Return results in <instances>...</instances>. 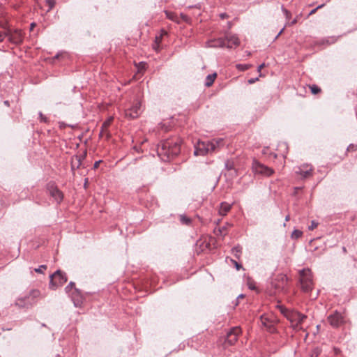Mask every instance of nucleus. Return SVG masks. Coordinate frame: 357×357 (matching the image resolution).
<instances>
[{"label": "nucleus", "mask_w": 357, "mask_h": 357, "mask_svg": "<svg viewBox=\"0 0 357 357\" xmlns=\"http://www.w3.org/2000/svg\"><path fill=\"white\" fill-rule=\"evenodd\" d=\"M227 14L226 13H221L220 15V17L222 18V19H225L226 17H227Z\"/></svg>", "instance_id": "obj_45"}, {"label": "nucleus", "mask_w": 357, "mask_h": 357, "mask_svg": "<svg viewBox=\"0 0 357 357\" xmlns=\"http://www.w3.org/2000/svg\"><path fill=\"white\" fill-rule=\"evenodd\" d=\"M210 47H227L226 40L225 38H218L210 42Z\"/></svg>", "instance_id": "obj_18"}, {"label": "nucleus", "mask_w": 357, "mask_h": 357, "mask_svg": "<svg viewBox=\"0 0 357 357\" xmlns=\"http://www.w3.org/2000/svg\"><path fill=\"white\" fill-rule=\"evenodd\" d=\"M225 167L228 170H234V164L232 162H230V161H227L225 162Z\"/></svg>", "instance_id": "obj_34"}, {"label": "nucleus", "mask_w": 357, "mask_h": 357, "mask_svg": "<svg viewBox=\"0 0 357 357\" xmlns=\"http://www.w3.org/2000/svg\"><path fill=\"white\" fill-rule=\"evenodd\" d=\"M321 352V349H319V347H316L312 351L310 357H318L320 355Z\"/></svg>", "instance_id": "obj_26"}, {"label": "nucleus", "mask_w": 357, "mask_h": 357, "mask_svg": "<svg viewBox=\"0 0 357 357\" xmlns=\"http://www.w3.org/2000/svg\"><path fill=\"white\" fill-rule=\"evenodd\" d=\"M114 118L113 116H109L106 121H105L102 124V129H105L106 130H107L108 128L109 127V126L111 125L112 121H113Z\"/></svg>", "instance_id": "obj_23"}, {"label": "nucleus", "mask_w": 357, "mask_h": 357, "mask_svg": "<svg viewBox=\"0 0 357 357\" xmlns=\"http://www.w3.org/2000/svg\"><path fill=\"white\" fill-rule=\"evenodd\" d=\"M322 6H323V5L318 6L316 8H314L310 11V15L314 13L317 9L321 8Z\"/></svg>", "instance_id": "obj_42"}, {"label": "nucleus", "mask_w": 357, "mask_h": 357, "mask_svg": "<svg viewBox=\"0 0 357 357\" xmlns=\"http://www.w3.org/2000/svg\"><path fill=\"white\" fill-rule=\"evenodd\" d=\"M300 282L304 291L308 292L312 289V276L310 269L303 268L300 271Z\"/></svg>", "instance_id": "obj_4"}, {"label": "nucleus", "mask_w": 357, "mask_h": 357, "mask_svg": "<svg viewBox=\"0 0 357 357\" xmlns=\"http://www.w3.org/2000/svg\"><path fill=\"white\" fill-rule=\"evenodd\" d=\"M225 39L226 40L227 48H233L239 45L238 38L236 35L227 34Z\"/></svg>", "instance_id": "obj_15"}, {"label": "nucleus", "mask_w": 357, "mask_h": 357, "mask_svg": "<svg viewBox=\"0 0 357 357\" xmlns=\"http://www.w3.org/2000/svg\"><path fill=\"white\" fill-rule=\"evenodd\" d=\"M252 168L255 174H261L266 176L272 175L274 172L273 169L261 164L256 160H253Z\"/></svg>", "instance_id": "obj_6"}, {"label": "nucleus", "mask_w": 357, "mask_h": 357, "mask_svg": "<svg viewBox=\"0 0 357 357\" xmlns=\"http://www.w3.org/2000/svg\"><path fill=\"white\" fill-rule=\"evenodd\" d=\"M296 190L301 189V188H295Z\"/></svg>", "instance_id": "obj_55"}, {"label": "nucleus", "mask_w": 357, "mask_h": 357, "mask_svg": "<svg viewBox=\"0 0 357 357\" xmlns=\"http://www.w3.org/2000/svg\"><path fill=\"white\" fill-rule=\"evenodd\" d=\"M216 76H217V74L215 73H214L213 74L208 75L206 77L205 86H208V87L211 86L213 84Z\"/></svg>", "instance_id": "obj_20"}, {"label": "nucleus", "mask_w": 357, "mask_h": 357, "mask_svg": "<svg viewBox=\"0 0 357 357\" xmlns=\"http://www.w3.org/2000/svg\"><path fill=\"white\" fill-rule=\"evenodd\" d=\"M231 225L226 223L224 226L220 227H215L214 229V233L216 236H225L227 233V229Z\"/></svg>", "instance_id": "obj_17"}, {"label": "nucleus", "mask_w": 357, "mask_h": 357, "mask_svg": "<svg viewBox=\"0 0 357 357\" xmlns=\"http://www.w3.org/2000/svg\"><path fill=\"white\" fill-rule=\"evenodd\" d=\"M230 260H231V263L236 267V270H240V268L242 267V266L240 264H238L236 260H234L232 259H231Z\"/></svg>", "instance_id": "obj_37"}, {"label": "nucleus", "mask_w": 357, "mask_h": 357, "mask_svg": "<svg viewBox=\"0 0 357 357\" xmlns=\"http://www.w3.org/2000/svg\"><path fill=\"white\" fill-rule=\"evenodd\" d=\"M264 63H261V65H259L257 68V72L260 73L261 69L264 67Z\"/></svg>", "instance_id": "obj_43"}, {"label": "nucleus", "mask_w": 357, "mask_h": 357, "mask_svg": "<svg viewBox=\"0 0 357 357\" xmlns=\"http://www.w3.org/2000/svg\"><path fill=\"white\" fill-rule=\"evenodd\" d=\"M47 191L50 196L54 198V199L56 202L57 204H59L62 202L63 199V193L61 190L58 189V188L53 183H50L47 186Z\"/></svg>", "instance_id": "obj_10"}, {"label": "nucleus", "mask_w": 357, "mask_h": 357, "mask_svg": "<svg viewBox=\"0 0 357 357\" xmlns=\"http://www.w3.org/2000/svg\"><path fill=\"white\" fill-rule=\"evenodd\" d=\"M302 234L303 232L301 231L295 229L291 234V237L294 238H298L302 236Z\"/></svg>", "instance_id": "obj_28"}, {"label": "nucleus", "mask_w": 357, "mask_h": 357, "mask_svg": "<svg viewBox=\"0 0 357 357\" xmlns=\"http://www.w3.org/2000/svg\"><path fill=\"white\" fill-rule=\"evenodd\" d=\"M180 16H181V19H182L184 22H187V23H190V20H190V18L188 15H185V14H183V13H181V14H180Z\"/></svg>", "instance_id": "obj_35"}, {"label": "nucleus", "mask_w": 357, "mask_h": 357, "mask_svg": "<svg viewBox=\"0 0 357 357\" xmlns=\"http://www.w3.org/2000/svg\"><path fill=\"white\" fill-rule=\"evenodd\" d=\"M39 294L38 290H32L28 295L19 297L15 302V305L19 308H29L35 303V298Z\"/></svg>", "instance_id": "obj_3"}, {"label": "nucleus", "mask_w": 357, "mask_h": 357, "mask_svg": "<svg viewBox=\"0 0 357 357\" xmlns=\"http://www.w3.org/2000/svg\"><path fill=\"white\" fill-rule=\"evenodd\" d=\"M105 136L107 139H109L111 137V134L108 130H106L105 129H100V137H104Z\"/></svg>", "instance_id": "obj_27"}, {"label": "nucleus", "mask_w": 357, "mask_h": 357, "mask_svg": "<svg viewBox=\"0 0 357 357\" xmlns=\"http://www.w3.org/2000/svg\"><path fill=\"white\" fill-rule=\"evenodd\" d=\"M243 298H244V295L243 294H240V295H238L237 296L236 300H238V299Z\"/></svg>", "instance_id": "obj_47"}, {"label": "nucleus", "mask_w": 357, "mask_h": 357, "mask_svg": "<svg viewBox=\"0 0 357 357\" xmlns=\"http://www.w3.org/2000/svg\"><path fill=\"white\" fill-rule=\"evenodd\" d=\"M182 140L177 137L164 140L158 146L157 151L162 160H169L178 155L181 151Z\"/></svg>", "instance_id": "obj_1"}, {"label": "nucleus", "mask_w": 357, "mask_h": 357, "mask_svg": "<svg viewBox=\"0 0 357 357\" xmlns=\"http://www.w3.org/2000/svg\"><path fill=\"white\" fill-rule=\"evenodd\" d=\"M287 284V277L284 275H280L277 277L275 280L272 282V285L276 291H283Z\"/></svg>", "instance_id": "obj_12"}, {"label": "nucleus", "mask_w": 357, "mask_h": 357, "mask_svg": "<svg viewBox=\"0 0 357 357\" xmlns=\"http://www.w3.org/2000/svg\"><path fill=\"white\" fill-rule=\"evenodd\" d=\"M282 10L284 14L285 15L287 19H289L290 15H291V13L286 8H284L283 6H282Z\"/></svg>", "instance_id": "obj_38"}, {"label": "nucleus", "mask_w": 357, "mask_h": 357, "mask_svg": "<svg viewBox=\"0 0 357 357\" xmlns=\"http://www.w3.org/2000/svg\"><path fill=\"white\" fill-rule=\"evenodd\" d=\"M284 28H282L280 31H279L278 34L276 36L275 39L278 38V36L282 33Z\"/></svg>", "instance_id": "obj_46"}, {"label": "nucleus", "mask_w": 357, "mask_h": 357, "mask_svg": "<svg viewBox=\"0 0 357 357\" xmlns=\"http://www.w3.org/2000/svg\"><path fill=\"white\" fill-rule=\"evenodd\" d=\"M250 66L248 65V64H237L236 65L237 69L242 70V71L248 70L250 68Z\"/></svg>", "instance_id": "obj_29"}, {"label": "nucleus", "mask_w": 357, "mask_h": 357, "mask_svg": "<svg viewBox=\"0 0 357 357\" xmlns=\"http://www.w3.org/2000/svg\"><path fill=\"white\" fill-rule=\"evenodd\" d=\"M241 252H242V248L239 245L235 246L231 249V253L237 259H239L241 257Z\"/></svg>", "instance_id": "obj_21"}, {"label": "nucleus", "mask_w": 357, "mask_h": 357, "mask_svg": "<svg viewBox=\"0 0 357 357\" xmlns=\"http://www.w3.org/2000/svg\"><path fill=\"white\" fill-rule=\"evenodd\" d=\"M6 37L8 38V40L14 44L19 45L23 41V35L20 29L14 31L8 30L5 31Z\"/></svg>", "instance_id": "obj_9"}, {"label": "nucleus", "mask_w": 357, "mask_h": 357, "mask_svg": "<svg viewBox=\"0 0 357 357\" xmlns=\"http://www.w3.org/2000/svg\"><path fill=\"white\" fill-rule=\"evenodd\" d=\"M47 266L46 265H41L38 268H35L34 271L36 273H43L44 270H46Z\"/></svg>", "instance_id": "obj_33"}, {"label": "nucleus", "mask_w": 357, "mask_h": 357, "mask_svg": "<svg viewBox=\"0 0 357 357\" xmlns=\"http://www.w3.org/2000/svg\"><path fill=\"white\" fill-rule=\"evenodd\" d=\"M231 209V205L228 203L223 202L221 203L220 209H219V213L221 215H225L227 212Z\"/></svg>", "instance_id": "obj_19"}, {"label": "nucleus", "mask_w": 357, "mask_h": 357, "mask_svg": "<svg viewBox=\"0 0 357 357\" xmlns=\"http://www.w3.org/2000/svg\"><path fill=\"white\" fill-rule=\"evenodd\" d=\"M46 3L49 6V9H48V11H49L54 7V6L56 4V0H46Z\"/></svg>", "instance_id": "obj_30"}, {"label": "nucleus", "mask_w": 357, "mask_h": 357, "mask_svg": "<svg viewBox=\"0 0 357 357\" xmlns=\"http://www.w3.org/2000/svg\"><path fill=\"white\" fill-rule=\"evenodd\" d=\"M50 278L49 287L52 289H56L68 280L66 274L60 270H57L53 274L50 275Z\"/></svg>", "instance_id": "obj_5"}, {"label": "nucleus", "mask_w": 357, "mask_h": 357, "mask_svg": "<svg viewBox=\"0 0 357 357\" xmlns=\"http://www.w3.org/2000/svg\"><path fill=\"white\" fill-rule=\"evenodd\" d=\"M4 104L7 106H9V102L8 100L4 101Z\"/></svg>", "instance_id": "obj_50"}, {"label": "nucleus", "mask_w": 357, "mask_h": 357, "mask_svg": "<svg viewBox=\"0 0 357 357\" xmlns=\"http://www.w3.org/2000/svg\"><path fill=\"white\" fill-rule=\"evenodd\" d=\"M34 26H35L34 23L31 24V29H32Z\"/></svg>", "instance_id": "obj_52"}, {"label": "nucleus", "mask_w": 357, "mask_h": 357, "mask_svg": "<svg viewBox=\"0 0 357 357\" xmlns=\"http://www.w3.org/2000/svg\"><path fill=\"white\" fill-rule=\"evenodd\" d=\"M179 220L181 222L185 225H190L191 224V219L185 215H180Z\"/></svg>", "instance_id": "obj_22"}, {"label": "nucleus", "mask_w": 357, "mask_h": 357, "mask_svg": "<svg viewBox=\"0 0 357 357\" xmlns=\"http://www.w3.org/2000/svg\"><path fill=\"white\" fill-rule=\"evenodd\" d=\"M296 22H297V20H296V19H294V20L291 22V25H292V24H296Z\"/></svg>", "instance_id": "obj_49"}, {"label": "nucleus", "mask_w": 357, "mask_h": 357, "mask_svg": "<svg viewBox=\"0 0 357 357\" xmlns=\"http://www.w3.org/2000/svg\"><path fill=\"white\" fill-rule=\"evenodd\" d=\"M76 160H77V164H75L73 162H72L71 168H72L73 170H74L75 169H78L79 167L81 165V160H80V158H78L77 157Z\"/></svg>", "instance_id": "obj_31"}, {"label": "nucleus", "mask_w": 357, "mask_h": 357, "mask_svg": "<svg viewBox=\"0 0 357 357\" xmlns=\"http://www.w3.org/2000/svg\"><path fill=\"white\" fill-rule=\"evenodd\" d=\"M165 14L168 19L178 23L177 15L175 13L172 12L165 11Z\"/></svg>", "instance_id": "obj_24"}, {"label": "nucleus", "mask_w": 357, "mask_h": 357, "mask_svg": "<svg viewBox=\"0 0 357 357\" xmlns=\"http://www.w3.org/2000/svg\"><path fill=\"white\" fill-rule=\"evenodd\" d=\"M335 354H337L339 352V349H335Z\"/></svg>", "instance_id": "obj_53"}, {"label": "nucleus", "mask_w": 357, "mask_h": 357, "mask_svg": "<svg viewBox=\"0 0 357 357\" xmlns=\"http://www.w3.org/2000/svg\"><path fill=\"white\" fill-rule=\"evenodd\" d=\"M241 333V329L238 327H234L230 330L227 334L226 342L229 344H234L238 339V336Z\"/></svg>", "instance_id": "obj_13"}, {"label": "nucleus", "mask_w": 357, "mask_h": 357, "mask_svg": "<svg viewBox=\"0 0 357 357\" xmlns=\"http://www.w3.org/2000/svg\"><path fill=\"white\" fill-rule=\"evenodd\" d=\"M75 282H70L65 288V291L69 295L71 294L72 291H74L75 289Z\"/></svg>", "instance_id": "obj_25"}, {"label": "nucleus", "mask_w": 357, "mask_h": 357, "mask_svg": "<svg viewBox=\"0 0 357 357\" xmlns=\"http://www.w3.org/2000/svg\"><path fill=\"white\" fill-rule=\"evenodd\" d=\"M223 139H213L211 141H199L195 146V155H204L214 152L217 148L223 146Z\"/></svg>", "instance_id": "obj_2"}, {"label": "nucleus", "mask_w": 357, "mask_h": 357, "mask_svg": "<svg viewBox=\"0 0 357 357\" xmlns=\"http://www.w3.org/2000/svg\"><path fill=\"white\" fill-rule=\"evenodd\" d=\"M310 89H311V92L313 93V94H317L318 93H319L321 91V89L319 87H318L316 85H312L310 86Z\"/></svg>", "instance_id": "obj_32"}, {"label": "nucleus", "mask_w": 357, "mask_h": 357, "mask_svg": "<svg viewBox=\"0 0 357 357\" xmlns=\"http://www.w3.org/2000/svg\"><path fill=\"white\" fill-rule=\"evenodd\" d=\"M318 226V222L314 221V220H312L311 222V224L310 225H309L308 227V229L309 230H313L314 229H315Z\"/></svg>", "instance_id": "obj_36"}, {"label": "nucleus", "mask_w": 357, "mask_h": 357, "mask_svg": "<svg viewBox=\"0 0 357 357\" xmlns=\"http://www.w3.org/2000/svg\"><path fill=\"white\" fill-rule=\"evenodd\" d=\"M141 113V103L139 101H136L130 107L125 110V116L130 119H134L137 118Z\"/></svg>", "instance_id": "obj_7"}, {"label": "nucleus", "mask_w": 357, "mask_h": 357, "mask_svg": "<svg viewBox=\"0 0 357 357\" xmlns=\"http://www.w3.org/2000/svg\"><path fill=\"white\" fill-rule=\"evenodd\" d=\"M257 80H258V77L251 78V79H248V82L250 84H252L255 83Z\"/></svg>", "instance_id": "obj_39"}, {"label": "nucleus", "mask_w": 357, "mask_h": 357, "mask_svg": "<svg viewBox=\"0 0 357 357\" xmlns=\"http://www.w3.org/2000/svg\"><path fill=\"white\" fill-rule=\"evenodd\" d=\"M313 168L311 165L303 164L295 169V173L302 179L312 176Z\"/></svg>", "instance_id": "obj_8"}, {"label": "nucleus", "mask_w": 357, "mask_h": 357, "mask_svg": "<svg viewBox=\"0 0 357 357\" xmlns=\"http://www.w3.org/2000/svg\"><path fill=\"white\" fill-rule=\"evenodd\" d=\"M328 321L333 327H338L343 322V317L337 312L329 315Z\"/></svg>", "instance_id": "obj_14"}, {"label": "nucleus", "mask_w": 357, "mask_h": 357, "mask_svg": "<svg viewBox=\"0 0 357 357\" xmlns=\"http://www.w3.org/2000/svg\"><path fill=\"white\" fill-rule=\"evenodd\" d=\"M289 220V215H287V216L285 217V220H286V221H288Z\"/></svg>", "instance_id": "obj_51"}, {"label": "nucleus", "mask_w": 357, "mask_h": 357, "mask_svg": "<svg viewBox=\"0 0 357 357\" xmlns=\"http://www.w3.org/2000/svg\"><path fill=\"white\" fill-rule=\"evenodd\" d=\"M353 146L352 145H349V146L348 147V150H349Z\"/></svg>", "instance_id": "obj_54"}, {"label": "nucleus", "mask_w": 357, "mask_h": 357, "mask_svg": "<svg viewBox=\"0 0 357 357\" xmlns=\"http://www.w3.org/2000/svg\"><path fill=\"white\" fill-rule=\"evenodd\" d=\"M73 302L74 303V305L75 306H78L80 305L82 302V296L81 293L79 289L75 288L74 291H72L71 294L70 295Z\"/></svg>", "instance_id": "obj_16"}, {"label": "nucleus", "mask_w": 357, "mask_h": 357, "mask_svg": "<svg viewBox=\"0 0 357 357\" xmlns=\"http://www.w3.org/2000/svg\"><path fill=\"white\" fill-rule=\"evenodd\" d=\"M101 162V160L96 161L94 163V168H97L99 166V164Z\"/></svg>", "instance_id": "obj_44"}, {"label": "nucleus", "mask_w": 357, "mask_h": 357, "mask_svg": "<svg viewBox=\"0 0 357 357\" xmlns=\"http://www.w3.org/2000/svg\"><path fill=\"white\" fill-rule=\"evenodd\" d=\"M6 38L5 32L0 31V43L3 42Z\"/></svg>", "instance_id": "obj_40"}, {"label": "nucleus", "mask_w": 357, "mask_h": 357, "mask_svg": "<svg viewBox=\"0 0 357 357\" xmlns=\"http://www.w3.org/2000/svg\"><path fill=\"white\" fill-rule=\"evenodd\" d=\"M280 311L282 314H284L288 319H290L291 322L296 321V325L301 324L306 318L307 316L303 314L298 312H295L291 313V316H289L287 310L284 308L283 307H280Z\"/></svg>", "instance_id": "obj_11"}, {"label": "nucleus", "mask_w": 357, "mask_h": 357, "mask_svg": "<svg viewBox=\"0 0 357 357\" xmlns=\"http://www.w3.org/2000/svg\"><path fill=\"white\" fill-rule=\"evenodd\" d=\"M39 116L40 118V121H43V122H46L47 121V118L45 116H43L42 112H39Z\"/></svg>", "instance_id": "obj_41"}, {"label": "nucleus", "mask_w": 357, "mask_h": 357, "mask_svg": "<svg viewBox=\"0 0 357 357\" xmlns=\"http://www.w3.org/2000/svg\"><path fill=\"white\" fill-rule=\"evenodd\" d=\"M261 322H262V324H263L264 325H265V326H266V321H264V318H263V317H261Z\"/></svg>", "instance_id": "obj_48"}]
</instances>
